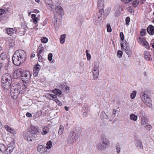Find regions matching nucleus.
<instances>
[{
  "mask_svg": "<svg viewBox=\"0 0 154 154\" xmlns=\"http://www.w3.org/2000/svg\"><path fill=\"white\" fill-rule=\"evenodd\" d=\"M0 20L2 23H4L7 22L8 18L7 16L2 15L0 17Z\"/></svg>",
  "mask_w": 154,
  "mask_h": 154,
  "instance_id": "nucleus-22",
  "label": "nucleus"
},
{
  "mask_svg": "<svg viewBox=\"0 0 154 154\" xmlns=\"http://www.w3.org/2000/svg\"><path fill=\"white\" fill-rule=\"evenodd\" d=\"M137 94V91H134L131 93L130 95L131 98L132 99H134L136 96Z\"/></svg>",
  "mask_w": 154,
  "mask_h": 154,
  "instance_id": "nucleus-33",
  "label": "nucleus"
},
{
  "mask_svg": "<svg viewBox=\"0 0 154 154\" xmlns=\"http://www.w3.org/2000/svg\"><path fill=\"white\" fill-rule=\"evenodd\" d=\"M31 75L29 71H24L22 74L21 79L23 82L26 83L29 80Z\"/></svg>",
  "mask_w": 154,
  "mask_h": 154,
  "instance_id": "nucleus-9",
  "label": "nucleus"
},
{
  "mask_svg": "<svg viewBox=\"0 0 154 154\" xmlns=\"http://www.w3.org/2000/svg\"><path fill=\"white\" fill-rule=\"evenodd\" d=\"M80 134L79 130H75L74 131H71L67 138L68 143L71 144L76 142L78 139Z\"/></svg>",
  "mask_w": 154,
  "mask_h": 154,
  "instance_id": "nucleus-4",
  "label": "nucleus"
},
{
  "mask_svg": "<svg viewBox=\"0 0 154 154\" xmlns=\"http://www.w3.org/2000/svg\"><path fill=\"white\" fill-rule=\"evenodd\" d=\"M145 1V0H141L140 1H139V3H140V5H142L144 3Z\"/></svg>",
  "mask_w": 154,
  "mask_h": 154,
  "instance_id": "nucleus-63",
  "label": "nucleus"
},
{
  "mask_svg": "<svg viewBox=\"0 0 154 154\" xmlns=\"http://www.w3.org/2000/svg\"><path fill=\"white\" fill-rule=\"evenodd\" d=\"M146 30L144 29H142L140 31V34L141 36H143L145 35Z\"/></svg>",
  "mask_w": 154,
  "mask_h": 154,
  "instance_id": "nucleus-49",
  "label": "nucleus"
},
{
  "mask_svg": "<svg viewBox=\"0 0 154 154\" xmlns=\"http://www.w3.org/2000/svg\"><path fill=\"white\" fill-rule=\"evenodd\" d=\"M7 33L10 36H11L14 33V30L13 28H7L5 29Z\"/></svg>",
  "mask_w": 154,
  "mask_h": 154,
  "instance_id": "nucleus-17",
  "label": "nucleus"
},
{
  "mask_svg": "<svg viewBox=\"0 0 154 154\" xmlns=\"http://www.w3.org/2000/svg\"><path fill=\"white\" fill-rule=\"evenodd\" d=\"M26 116L29 117H31L32 116V115L29 112H27L26 114Z\"/></svg>",
  "mask_w": 154,
  "mask_h": 154,
  "instance_id": "nucleus-64",
  "label": "nucleus"
},
{
  "mask_svg": "<svg viewBox=\"0 0 154 154\" xmlns=\"http://www.w3.org/2000/svg\"><path fill=\"white\" fill-rule=\"evenodd\" d=\"M130 119L132 120L136 121L137 119V117L136 115L132 113L130 115Z\"/></svg>",
  "mask_w": 154,
  "mask_h": 154,
  "instance_id": "nucleus-24",
  "label": "nucleus"
},
{
  "mask_svg": "<svg viewBox=\"0 0 154 154\" xmlns=\"http://www.w3.org/2000/svg\"><path fill=\"white\" fill-rule=\"evenodd\" d=\"M139 1L136 0L133 1H132V4L134 8L136 7L139 4Z\"/></svg>",
  "mask_w": 154,
  "mask_h": 154,
  "instance_id": "nucleus-32",
  "label": "nucleus"
},
{
  "mask_svg": "<svg viewBox=\"0 0 154 154\" xmlns=\"http://www.w3.org/2000/svg\"><path fill=\"white\" fill-rule=\"evenodd\" d=\"M107 16H105L103 14V10L100 8L99 11L94 15V22L96 25H99L102 22V20H104L106 18Z\"/></svg>",
  "mask_w": 154,
  "mask_h": 154,
  "instance_id": "nucleus-5",
  "label": "nucleus"
},
{
  "mask_svg": "<svg viewBox=\"0 0 154 154\" xmlns=\"http://www.w3.org/2000/svg\"><path fill=\"white\" fill-rule=\"evenodd\" d=\"M2 85L4 90L9 89L11 83L10 76L7 78L3 76L1 81Z\"/></svg>",
  "mask_w": 154,
  "mask_h": 154,
  "instance_id": "nucleus-6",
  "label": "nucleus"
},
{
  "mask_svg": "<svg viewBox=\"0 0 154 154\" xmlns=\"http://www.w3.org/2000/svg\"><path fill=\"white\" fill-rule=\"evenodd\" d=\"M121 1L125 4H131L132 1V0H122Z\"/></svg>",
  "mask_w": 154,
  "mask_h": 154,
  "instance_id": "nucleus-48",
  "label": "nucleus"
},
{
  "mask_svg": "<svg viewBox=\"0 0 154 154\" xmlns=\"http://www.w3.org/2000/svg\"><path fill=\"white\" fill-rule=\"evenodd\" d=\"M38 71H37L36 70L33 69V75L35 76H36L38 74Z\"/></svg>",
  "mask_w": 154,
  "mask_h": 154,
  "instance_id": "nucleus-56",
  "label": "nucleus"
},
{
  "mask_svg": "<svg viewBox=\"0 0 154 154\" xmlns=\"http://www.w3.org/2000/svg\"><path fill=\"white\" fill-rule=\"evenodd\" d=\"M52 57L53 54L52 53H50L48 54V59L49 61H51L52 60Z\"/></svg>",
  "mask_w": 154,
  "mask_h": 154,
  "instance_id": "nucleus-51",
  "label": "nucleus"
},
{
  "mask_svg": "<svg viewBox=\"0 0 154 154\" xmlns=\"http://www.w3.org/2000/svg\"><path fill=\"white\" fill-rule=\"evenodd\" d=\"M38 131V128L35 126H33L30 127L29 131L24 132L23 137L26 140L28 141H32L33 135L35 134Z\"/></svg>",
  "mask_w": 154,
  "mask_h": 154,
  "instance_id": "nucleus-2",
  "label": "nucleus"
},
{
  "mask_svg": "<svg viewBox=\"0 0 154 154\" xmlns=\"http://www.w3.org/2000/svg\"><path fill=\"white\" fill-rule=\"evenodd\" d=\"M31 17L32 18L33 20V22L35 24H36L37 23L38 18L36 17L35 14H33L31 15Z\"/></svg>",
  "mask_w": 154,
  "mask_h": 154,
  "instance_id": "nucleus-30",
  "label": "nucleus"
},
{
  "mask_svg": "<svg viewBox=\"0 0 154 154\" xmlns=\"http://www.w3.org/2000/svg\"><path fill=\"white\" fill-rule=\"evenodd\" d=\"M145 125L144 126V127L146 128L147 129V130H150L152 128V127L151 125H149L148 124Z\"/></svg>",
  "mask_w": 154,
  "mask_h": 154,
  "instance_id": "nucleus-46",
  "label": "nucleus"
},
{
  "mask_svg": "<svg viewBox=\"0 0 154 154\" xmlns=\"http://www.w3.org/2000/svg\"><path fill=\"white\" fill-rule=\"evenodd\" d=\"M49 96L54 99V100L55 101H57L58 99H57V97L56 95L53 94H49Z\"/></svg>",
  "mask_w": 154,
  "mask_h": 154,
  "instance_id": "nucleus-40",
  "label": "nucleus"
},
{
  "mask_svg": "<svg viewBox=\"0 0 154 154\" xmlns=\"http://www.w3.org/2000/svg\"><path fill=\"white\" fill-rule=\"evenodd\" d=\"M47 146L46 147V149H49L52 147V142L51 141H48L46 144Z\"/></svg>",
  "mask_w": 154,
  "mask_h": 154,
  "instance_id": "nucleus-34",
  "label": "nucleus"
},
{
  "mask_svg": "<svg viewBox=\"0 0 154 154\" xmlns=\"http://www.w3.org/2000/svg\"><path fill=\"white\" fill-rule=\"evenodd\" d=\"M99 71L98 72H93V74L94 75V79H96L98 78L99 75Z\"/></svg>",
  "mask_w": 154,
  "mask_h": 154,
  "instance_id": "nucleus-37",
  "label": "nucleus"
},
{
  "mask_svg": "<svg viewBox=\"0 0 154 154\" xmlns=\"http://www.w3.org/2000/svg\"><path fill=\"white\" fill-rule=\"evenodd\" d=\"M66 35L65 34L61 35L60 37V42L61 44H63L65 41Z\"/></svg>",
  "mask_w": 154,
  "mask_h": 154,
  "instance_id": "nucleus-26",
  "label": "nucleus"
},
{
  "mask_svg": "<svg viewBox=\"0 0 154 154\" xmlns=\"http://www.w3.org/2000/svg\"><path fill=\"white\" fill-rule=\"evenodd\" d=\"M79 64L81 67H83L84 66V62L83 61L80 62Z\"/></svg>",
  "mask_w": 154,
  "mask_h": 154,
  "instance_id": "nucleus-62",
  "label": "nucleus"
},
{
  "mask_svg": "<svg viewBox=\"0 0 154 154\" xmlns=\"http://www.w3.org/2000/svg\"><path fill=\"white\" fill-rule=\"evenodd\" d=\"M20 92V88H15L14 86L11 87V95L14 99H16L17 98Z\"/></svg>",
  "mask_w": 154,
  "mask_h": 154,
  "instance_id": "nucleus-8",
  "label": "nucleus"
},
{
  "mask_svg": "<svg viewBox=\"0 0 154 154\" xmlns=\"http://www.w3.org/2000/svg\"><path fill=\"white\" fill-rule=\"evenodd\" d=\"M116 109H113L112 112V115H111L110 116V118L112 119H114L116 116Z\"/></svg>",
  "mask_w": 154,
  "mask_h": 154,
  "instance_id": "nucleus-38",
  "label": "nucleus"
},
{
  "mask_svg": "<svg viewBox=\"0 0 154 154\" xmlns=\"http://www.w3.org/2000/svg\"><path fill=\"white\" fill-rule=\"evenodd\" d=\"M116 149L117 150V152L118 153H119L120 150V147L118 144H117L116 146Z\"/></svg>",
  "mask_w": 154,
  "mask_h": 154,
  "instance_id": "nucleus-50",
  "label": "nucleus"
},
{
  "mask_svg": "<svg viewBox=\"0 0 154 154\" xmlns=\"http://www.w3.org/2000/svg\"><path fill=\"white\" fill-rule=\"evenodd\" d=\"M10 67H11L10 64L8 63H6L5 65V69L6 70H7L10 69Z\"/></svg>",
  "mask_w": 154,
  "mask_h": 154,
  "instance_id": "nucleus-47",
  "label": "nucleus"
},
{
  "mask_svg": "<svg viewBox=\"0 0 154 154\" xmlns=\"http://www.w3.org/2000/svg\"><path fill=\"white\" fill-rule=\"evenodd\" d=\"M140 96L142 100L145 104L149 107H151L152 105L151 103V100L146 93L145 92L143 94L141 93Z\"/></svg>",
  "mask_w": 154,
  "mask_h": 154,
  "instance_id": "nucleus-7",
  "label": "nucleus"
},
{
  "mask_svg": "<svg viewBox=\"0 0 154 154\" xmlns=\"http://www.w3.org/2000/svg\"><path fill=\"white\" fill-rule=\"evenodd\" d=\"M99 63L95 62L94 63V69H96L97 70H99Z\"/></svg>",
  "mask_w": 154,
  "mask_h": 154,
  "instance_id": "nucleus-36",
  "label": "nucleus"
},
{
  "mask_svg": "<svg viewBox=\"0 0 154 154\" xmlns=\"http://www.w3.org/2000/svg\"><path fill=\"white\" fill-rule=\"evenodd\" d=\"M120 36L121 40L123 41L124 39V35L123 32H121L120 34Z\"/></svg>",
  "mask_w": 154,
  "mask_h": 154,
  "instance_id": "nucleus-55",
  "label": "nucleus"
},
{
  "mask_svg": "<svg viewBox=\"0 0 154 154\" xmlns=\"http://www.w3.org/2000/svg\"><path fill=\"white\" fill-rule=\"evenodd\" d=\"M49 128L48 127H45L43 128V132H42V134L43 135H45L47 134L48 132Z\"/></svg>",
  "mask_w": 154,
  "mask_h": 154,
  "instance_id": "nucleus-25",
  "label": "nucleus"
},
{
  "mask_svg": "<svg viewBox=\"0 0 154 154\" xmlns=\"http://www.w3.org/2000/svg\"><path fill=\"white\" fill-rule=\"evenodd\" d=\"M127 9L131 13H132V8L131 7L129 6L128 7Z\"/></svg>",
  "mask_w": 154,
  "mask_h": 154,
  "instance_id": "nucleus-60",
  "label": "nucleus"
},
{
  "mask_svg": "<svg viewBox=\"0 0 154 154\" xmlns=\"http://www.w3.org/2000/svg\"><path fill=\"white\" fill-rule=\"evenodd\" d=\"M120 45H121V48L122 49H124V45H125V48H128V47H129V45L128 43H127V42L126 41H125V44H124V43H122V42L120 43Z\"/></svg>",
  "mask_w": 154,
  "mask_h": 154,
  "instance_id": "nucleus-29",
  "label": "nucleus"
},
{
  "mask_svg": "<svg viewBox=\"0 0 154 154\" xmlns=\"http://www.w3.org/2000/svg\"><path fill=\"white\" fill-rule=\"evenodd\" d=\"M148 121L147 118L145 117H142L141 124L142 125H145L148 124Z\"/></svg>",
  "mask_w": 154,
  "mask_h": 154,
  "instance_id": "nucleus-18",
  "label": "nucleus"
},
{
  "mask_svg": "<svg viewBox=\"0 0 154 154\" xmlns=\"http://www.w3.org/2000/svg\"><path fill=\"white\" fill-rule=\"evenodd\" d=\"M135 144L137 147L140 149H143V146L141 141L139 140H136L135 141Z\"/></svg>",
  "mask_w": 154,
  "mask_h": 154,
  "instance_id": "nucleus-15",
  "label": "nucleus"
},
{
  "mask_svg": "<svg viewBox=\"0 0 154 154\" xmlns=\"http://www.w3.org/2000/svg\"><path fill=\"white\" fill-rule=\"evenodd\" d=\"M103 0H97V6L100 9V8H102L103 7Z\"/></svg>",
  "mask_w": 154,
  "mask_h": 154,
  "instance_id": "nucleus-21",
  "label": "nucleus"
},
{
  "mask_svg": "<svg viewBox=\"0 0 154 154\" xmlns=\"http://www.w3.org/2000/svg\"><path fill=\"white\" fill-rule=\"evenodd\" d=\"M41 40V42L44 43L47 42L48 41L47 38L45 37L42 38Z\"/></svg>",
  "mask_w": 154,
  "mask_h": 154,
  "instance_id": "nucleus-42",
  "label": "nucleus"
},
{
  "mask_svg": "<svg viewBox=\"0 0 154 154\" xmlns=\"http://www.w3.org/2000/svg\"><path fill=\"white\" fill-rule=\"evenodd\" d=\"M47 8L48 9L51 11H54V6L52 3L47 4Z\"/></svg>",
  "mask_w": 154,
  "mask_h": 154,
  "instance_id": "nucleus-23",
  "label": "nucleus"
},
{
  "mask_svg": "<svg viewBox=\"0 0 154 154\" xmlns=\"http://www.w3.org/2000/svg\"><path fill=\"white\" fill-rule=\"evenodd\" d=\"M54 12H56L58 15L61 16L62 15L63 13L62 8L60 5H57L55 7Z\"/></svg>",
  "mask_w": 154,
  "mask_h": 154,
  "instance_id": "nucleus-10",
  "label": "nucleus"
},
{
  "mask_svg": "<svg viewBox=\"0 0 154 154\" xmlns=\"http://www.w3.org/2000/svg\"><path fill=\"white\" fill-rule=\"evenodd\" d=\"M130 19L129 17H127L125 19V25L126 26H128L129 24Z\"/></svg>",
  "mask_w": 154,
  "mask_h": 154,
  "instance_id": "nucleus-43",
  "label": "nucleus"
},
{
  "mask_svg": "<svg viewBox=\"0 0 154 154\" xmlns=\"http://www.w3.org/2000/svg\"><path fill=\"white\" fill-rule=\"evenodd\" d=\"M6 147L3 144H0V150L1 152H4L5 153H6Z\"/></svg>",
  "mask_w": 154,
  "mask_h": 154,
  "instance_id": "nucleus-28",
  "label": "nucleus"
},
{
  "mask_svg": "<svg viewBox=\"0 0 154 154\" xmlns=\"http://www.w3.org/2000/svg\"><path fill=\"white\" fill-rule=\"evenodd\" d=\"M144 58L147 60L149 61L152 59V57L149 52L145 51L144 52Z\"/></svg>",
  "mask_w": 154,
  "mask_h": 154,
  "instance_id": "nucleus-14",
  "label": "nucleus"
},
{
  "mask_svg": "<svg viewBox=\"0 0 154 154\" xmlns=\"http://www.w3.org/2000/svg\"><path fill=\"white\" fill-rule=\"evenodd\" d=\"M125 52L128 55L129 57L131 56L132 52L130 47L126 48L124 49Z\"/></svg>",
  "mask_w": 154,
  "mask_h": 154,
  "instance_id": "nucleus-20",
  "label": "nucleus"
},
{
  "mask_svg": "<svg viewBox=\"0 0 154 154\" xmlns=\"http://www.w3.org/2000/svg\"><path fill=\"white\" fill-rule=\"evenodd\" d=\"M106 113L105 112L103 111L101 113V119L102 118H105V116L106 115Z\"/></svg>",
  "mask_w": 154,
  "mask_h": 154,
  "instance_id": "nucleus-53",
  "label": "nucleus"
},
{
  "mask_svg": "<svg viewBox=\"0 0 154 154\" xmlns=\"http://www.w3.org/2000/svg\"><path fill=\"white\" fill-rule=\"evenodd\" d=\"M44 48L40 45L38 47L37 49L38 54H41L44 51Z\"/></svg>",
  "mask_w": 154,
  "mask_h": 154,
  "instance_id": "nucleus-27",
  "label": "nucleus"
},
{
  "mask_svg": "<svg viewBox=\"0 0 154 154\" xmlns=\"http://www.w3.org/2000/svg\"><path fill=\"white\" fill-rule=\"evenodd\" d=\"M83 18L82 17L80 16H79L77 18V20L78 21H79L80 23H82L83 22Z\"/></svg>",
  "mask_w": 154,
  "mask_h": 154,
  "instance_id": "nucleus-52",
  "label": "nucleus"
},
{
  "mask_svg": "<svg viewBox=\"0 0 154 154\" xmlns=\"http://www.w3.org/2000/svg\"><path fill=\"white\" fill-rule=\"evenodd\" d=\"M26 52L21 50L16 51L12 57V62L14 64L18 66L23 63L26 59Z\"/></svg>",
  "mask_w": 154,
  "mask_h": 154,
  "instance_id": "nucleus-1",
  "label": "nucleus"
},
{
  "mask_svg": "<svg viewBox=\"0 0 154 154\" xmlns=\"http://www.w3.org/2000/svg\"><path fill=\"white\" fill-rule=\"evenodd\" d=\"M38 60L39 62H42L43 61V59L40 54H38Z\"/></svg>",
  "mask_w": 154,
  "mask_h": 154,
  "instance_id": "nucleus-54",
  "label": "nucleus"
},
{
  "mask_svg": "<svg viewBox=\"0 0 154 154\" xmlns=\"http://www.w3.org/2000/svg\"><path fill=\"white\" fill-rule=\"evenodd\" d=\"M143 43V45L145 46L146 48L147 49H149V46L148 42L146 41L145 40H144Z\"/></svg>",
  "mask_w": 154,
  "mask_h": 154,
  "instance_id": "nucleus-41",
  "label": "nucleus"
},
{
  "mask_svg": "<svg viewBox=\"0 0 154 154\" xmlns=\"http://www.w3.org/2000/svg\"><path fill=\"white\" fill-rule=\"evenodd\" d=\"M117 57L119 58H121L122 56V54H123V52L121 51L118 50L117 52Z\"/></svg>",
  "mask_w": 154,
  "mask_h": 154,
  "instance_id": "nucleus-39",
  "label": "nucleus"
},
{
  "mask_svg": "<svg viewBox=\"0 0 154 154\" xmlns=\"http://www.w3.org/2000/svg\"><path fill=\"white\" fill-rule=\"evenodd\" d=\"M101 142L97 144V149L99 150H103L110 146L109 141L104 134L101 135Z\"/></svg>",
  "mask_w": 154,
  "mask_h": 154,
  "instance_id": "nucleus-3",
  "label": "nucleus"
},
{
  "mask_svg": "<svg viewBox=\"0 0 154 154\" xmlns=\"http://www.w3.org/2000/svg\"><path fill=\"white\" fill-rule=\"evenodd\" d=\"M52 92L54 94L58 96L61 94L62 92L61 90L55 88L52 90Z\"/></svg>",
  "mask_w": 154,
  "mask_h": 154,
  "instance_id": "nucleus-19",
  "label": "nucleus"
},
{
  "mask_svg": "<svg viewBox=\"0 0 154 154\" xmlns=\"http://www.w3.org/2000/svg\"><path fill=\"white\" fill-rule=\"evenodd\" d=\"M14 148L13 146L10 144L7 148L6 149L5 153L6 154H10L13 151Z\"/></svg>",
  "mask_w": 154,
  "mask_h": 154,
  "instance_id": "nucleus-16",
  "label": "nucleus"
},
{
  "mask_svg": "<svg viewBox=\"0 0 154 154\" xmlns=\"http://www.w3.org/2000/svg\"><path fill=\"white\" fill-rule=\"evenodd\" d=\"M4 127L5 129L8 131H9L10 130V129L11 128L9 126L7 125H5Z\"/></svg>",
  "mask_w": 154,
  "mask_h": 154,
  "instance_id": "nucleus-59",
  "label": "nucleus"
},
{
  "mask_svg": "<svg viewBox=\"0 0 154 154\" xmlns=\"http://www.w3.org/2000/svg\"><path fill=\"white\" fill-rule=\"evenodd\" d=\"M147 32L150 35L154 34V26L152 25H149L147 28Z\"/></svg>",
  "mask_w": 154,
  "mask_h": 154,
  "instance_id": "nucleus-13",
  "label": "nucleus"
},
{
  "mask_svg": "<svg viewBox=\"0 0 154 154\" xmlns=\"http://www.w3.org/2000/svg\"><path fill=\"white\" fill-rule=\"evenodd\" d=\"M10 43H9V46L10 47H12L15 45V41L13 39H10L9 40Z\"/></svg>",
  "mask_w": 154,
  "mask_h": 154,
  "instance_id": "nucleus-35",
  "label": "nucleus"
},
{
  "mask_svg": "<svg viewBox=\"0 0 154 154\" xmlns=\"http://www.w3.org/2000/svg\"><path fill=\"white\" fill-rule=\"evenodd\" d=\"M107 31L108 32H111L112 31V29L109 23H107L106 25Z\"/></svg>",
  "mask_w": 154,
  "mask_h": 154,
  "instance_id": "nucleus-44",
  "label": "nucleus"
},
{
  "mask_svg": "<svg viewBox=\"0 0 154 154\" xmlns=\"http://www.w3.org/2000/svg\"><path fill=\"white\" fill-rule=\"evenodd\" d=\"M37 150L40 153L42 154L47 151L46 147L45 146L42 145H38L37 147Z\"/></svg>",
  "mask_w": 154,
  "mask_h": 154,
  "instance_id": "nucleus-11",
  "label": "nucleus"
},
{
  "mask_svg": "<svg viewBox=\"0 0 154 154\" xmlns=\"http://www.w3.org/2000/svg\"><path fill=\"white\" fill-rule=\"evenodd\" d=\"M144 39H143L142 38L140 37L138 39V41L139 43H143V41Z\"/></svg>",
  "mask_w": 154,
  "mask_h": 154,
  "instance_id": "nucleus-57",
  "label": "nucleus"
},
{
  "mask_svg": "<svg viewBox=\"0 0 154 154\" xmlns=\"http://www.w3.org/2000/svg\"><path fill=\"white\" fill-rule=\"evenodd\" d=\"M87 59L88 60H90L91 59V55L90 54H86Z\"/></svg>",
  "mask_w": 154,
  "mask_h": 154,
  "instance_id": "nucleus-61",
  "label": "nucleus"
},
{
  "mask_svg": "<svg viewBox=\"0 0 154 154\" xmlns=\"http://www.w3.org/2000/svg\"><path fill=\"white\" fill-rule=\"evenodd\" d=\"M64 130L63 126L62 125H60L58 131V134L59 135H61L63 133Z\"/></svg>",
  "mask_w": 154,
  "mask_h": 154,
  "instance_id": "nucleus-31",
  "label": "nucleus"
},
{
  "mask_svg": "<svg viewBox=\"0 0 154 154\" xmlns=\"http://www.w3.org/2000/svg\"><path fill=\"white\" fill-rule=\"evenodd\" d=\"M5 12V10L2 9H0V16L3 14Z\"/></svg>",
  "mask_w": 154,
  "mask_h": 154,
  "instance_id": "nucleus-58",
  "label": "nucleus"
},
{
  "mask_svg": "<svg viewBox=\"0 0 154 154\" xmlns=\"http://www.w3.org/2000/svg\"><path fill=\"white\" fill-rule=\"evenodd\" d=\"M24 71L21 68H19L16 70L14 72V75L15 76L16 75L18 77H22V74Z\"/></svg>",
  "mask_w": 154,
  "mask_h": 154,
  "instance_id": "nucleus-12",
  "label": "nucleus"
},
{
  "mask_svg": "<svg viewBox=\"0 0 154 154\" xmlns=\"http://www.w3.org/2000/svg\"><path fill=\"white\" fill-rule=\"evenodd\" d=\"M40 69V65L38 64H37L35 66V67L33 69L35 70H37V71H39Z\"/></svg>",
  "mask_w": 154,
  "mask_h": 154,
  "instance_id": "nucleus-45",
  "label": "nucleus"
}]
</instances>
